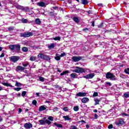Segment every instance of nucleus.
I'll list each match as a JSON object with an SVG mask.
<instances>
[{
    "instance_id": "1",
    "label": "nucleus",
    "mask_w": 129,
    "mask_h": 129,
    "mask_svg": "<svg viewBox=\"0 0 129 129\" xmlns=\"http://www.w3.org/2000/svg\"><path fill=\"white\" fill-rule=\"evenodd\" d=\"M9 48L11 51H16V52H20L21 50V45L19 44H11L9 45Z\"/></svg>"
},
{
    "instance_id": "2",
    "label": "nucleus",
    "mask_w": 129,
    "mask_h": 129,
    "mask_svg": "<svg viewBox=\"0 0 129 129\" xmlns=\"http://www.w3.org/2000/svg\"><path fill=\"white\" fill-rule=\"evenodd\" d=\"M106 78H107V79H110L113 81H115V80H116L115 76L110 72H108L106 74Z\"/></svg>"
},
{
    "instance_id": "3",
    "label": "nucleus",
    "mask_w": 129,
    "mask_h": 129,
    "mask_svg": "<svg viewBox=\"0 0 129 129\" xmlns=\"http://www.w3.org/2000/svg\"><path fill=\"white\" fill-rule=\"evenodd\" d=\"M38 58H39V59H43V60H46L47 61L51 60V58H50L49 55H45L43 53H39L38 55Z\"/></svg>"
},
{
    "instance_id": "4",
    "label": "nucleus",
    "mask_w": 129,
    "mask_h": 129,
    "mask_svg": "<svg viewBox=\"0 0 129 129\" xmlns=\"http://www.w3.org/2000/svg\"><path fill=\"white\" fill-rule=\"evenodd\" d=\"M73 72L75 73H85V69L80 68L79 67H76V69L74 70Z\"/></svg>"
},
{
    "instance_id": "5",
    "label": "nucleus",
    "mask_w": 129,
    "mask_h": 129,
    "mask_svg": "<svg viewBox=\"0 0 129 129\" xmlns=\"http://www.w3.org/2000/svg\"><path fill=\"white\" fill-rule=\"evenodd\" d=\"M9 59L10 61L13 62V63H16V62H18V60L20 59V57L14 55L10 57Z\"/></svg>"
},
{
    "instance_id": "6",
    "label": "nucleus",
    "mask_w": 129,
    "mask_h": 129,
    "mask_svg": "<svg viewBox=\"0 0 129 129\" xmlns=\"http://www.w3.org/2000/svg\"><path fill=\"white\" fill-rule=\"evenodd\" d=\"M21 37H23V38H29V37H31V36H33L32 32H24L23 33H21Z\"/></svg>"
},
{
    "instance_id": "7",
    "label": "nucleus",
    "mask_w": 129,
    "mask_h": 129,
    "mask_svg": "<svg viewBox=\"0 0 129 129\" xmlns=\"http://www.w3.org/2000/svg\"><path fill=\"white\" fill-rule=\"evenodd\" d=\"M39 122L40 124L45 125V124H51V122L48 119H41L39 120Z\"/></svg>"
},
{
    "instance_id": "8",
    "label": "nucleus",
    "mask_w": 129,
    "mask_h": 129,
    "mask_svg": "<svg viewBox=\"0 0 129 129\" xmlns=\"http://www.w3.org/2000/svg\"><path fill=\"white\" fill-rule=\"evenodd\" d=\"M95 76V74L94 73H91L89 74L86 76H83V78H85L86 79H92L93 77Z\"/></svg>"
},
{
    "instance_id": "9",
    "label": "nucleus",
    "mask_w": 129,
    "mask_h": 129,
    "mask_svg": "<svg viewBox=\"0 0 129 129\" xmlns=\"http://www.w3.org/2000/svg\"><path fill=\"white\" fill-rule=\"evenodd\" d=\"M16 8L18 10H21L23 12H27V11H29V8L28 7H24L20 5H17L16 6Z\"/></svg>"
},
{
    "instance_id": "10",
    "label": "nucleus",
    "mask_w": 129,
    "mask_h": 129,
    "mask_svg": "<svg viewBox=\"0 0 129 129\" xmlns=\"http://www.w3.org/2000/svg\"><path fill=\"white\" fill-rule=\"evenodd\" d=\"M24 127L26 129H30L33 127V124L31 123H26L24 124Z\"/></svg>"
},
{
    "instance_id": "11",
    "label": "nucleus",
    "mask_w": 129,
    "mask_h": 129,
    "mask_svg": "<svg viewBox=\"0 0 129 129\" xmlns=\"http://www.w3.org/2000/svg\"><path fill=\"white\" fill-rule=\"evenodd\" d=\"M72 59V60H73V61L74 62H78V61H80V60H81V59H82V57H81V56H73Z\"/></svg>"
},
{
    "instance_id": "12",
    "label": "nucleus",
    "mask_w": 129,
    "mask_h": 129,
    "mask_svg": "<svg viewBox=\"0 0 129 129\" xmlns=\"http://www.w3.org/2000/svg\"><path fill=\"white\" fill-rule=\"evenodd\" d=\"M76 96H78V97H83L84 96H86V93L79 92L76 94Z\"/></svg>"
},
{
    "instance_id": "13",
    "label": "nucleus",
    "mask_w": 129,
    "mask_h": 129,
    "mask_svg": "<svg viewBox=\"0 0 129 129\" xmlns=\"http://www.w3.org/2000/svg\"><path fill=\"white\" fill-rule=\"evenodd\" d=\"M118 122H119L116 123V125H119V124H124V121H123V119L121 118L118 119Z\"/></svg>"
},
{
    "instance_id": "14",
    "label": "nucleus",
    "mask_w": 129,
    "mask_h": 129,
    "mask_svg": "<svg viewBox=\"0 0 129 129\" xmlns=\"http://www.w3.org/2000/svg\"><path fill=\"white\" fill-rule=\"evenodd\" d=\"M16 70L17 72H19L20 71H23V70H25V68L21 67L20 66H18L16 68Z\"/></svg>"
},
{
    "instance_id": "15",
    "label": "nucleus",
    "mask_w": 129,
    "mask_h": 129,
    "mask_svg": "<svg viewBox=\"0 0 129 129\" xmlns=\"http://www.w3.org/2000/svg\"><path fill=\"white\" fill-rule=\"evenodd\" d=\"M2 84L4 86H7V87H11V88L15 87V86H13V85H12L11 84V83H5V82H3Z\"/></svg>"
},
{
    "instance_id": "16",
    "label": "nucleus",
    "mask_w": 129,
    "mask_h": 129,
    "mask_svg": "<svg viewBox=\"0 0 129 129\" xmlns=\"http://www.w3.org/2000/svg\"><path fill=\"white\" fill-rule=\"evenodd\" d=\"M46 108H47L46 105H42L39 107L38 110L39 111H43V110H45Z\"/></svg>"
},
{
    "instance_id": "17",
    "label": "nucleus",
    "mask_w": 129,
    "mask_h": 129,
    "mask_svg": "<svg viewBox=\"0 0 129 129\" xmlns=\"http://www.w3.org/2000/svg\"><path fill=\"white\" fill-rule=\"evenodd\" d=\"M81 101L83 102V103H86L89 101V99L87 97H84L83 99H82Z\"/></svg>"
},
{
    "instance_id": "18",
    "label": "nucleus",
    "mask_w": 129,
    "mask_h": 129,
    "mask_svg": "<svg viewBox=\"0 0 129 129\" xmlns=\"http://www.w3.org/2000/svg\"><path fill=\"white\" fill-rule=\"evenodd\" d=\"M62 117L65 121L66 120H71V118H70L69 115L63 116Z\"/></svg>"
},
{
    "instance_id": "19",
    "label": "nucleus",
    "mask_w": 129,
    "mask_h": 129,
    "mask_svg": "<svg viewBox=\"0 0 129 129\" xmlns=\"http://www.w3.org/2000/svg\"><path fill=\"white\" fill-rule=\"evenodd\" d=\"M37 5L39 6V7H45L46 6V4L44 2H39V3H37Z\"/></svg>"
},
{
    "instance_id": "20",
    "label": "nucleus",
    "mask_w": 129,
    "mask_h": 129,
    "mask_svg": "<svg viewBox=\"0 0 129 129\" xmlns=\"http://www.w3.org/2000/svg\"><path fill=\"white\" fill-rule=\"evenodd\" d=\"M53 124L58 128H62V127H63V125L61 124L54 123Z\"/></svg>"
},
{
    "instance_id": "21",
    "label": "nucleus",
    "mask_w": 129,
    "mask_h": 129,
    "mask_svg": "<svg viewBox=\"0 0 129 129\" xmlns=\"http://www.w3.org/2000/svg\"><path fill=\"white\" fill-rule=\"evenodd\" d=\"M35 22L36 25H41L42 22L40 20V19L37 18L35 20Z\"/></svg>"
},
{
    "instance_id": "22",
    "label": "nucleus",
    "mask_w": 129,
    "mask_h": 129,
    "mask_svg": "<svg viewBox=\"0 0 129 129\" xmlns=\"http://www.w3.org/2000/svg\"><path fill=\"white\" fill-rule=\"evenodd\" d=\"M101 100L100 99L95 98V105H97V104H99V102H100Z\"/></svg>"
},
{
    "instance_id": "23",
    "label": "nucleus",
    "mask_w": 129,
    "mask_h": 129,
    "mask_svg": "<svg viewBox=\"0 0 129 129\" xmlns=\"http://www.w3.org/2000/svg\"><path fill=\"white\" fill-rule=\"evenodd\" d=\"M55 60H56V61H59L61 59V58L60 57V56H59V54L58 53L55 54V56L54 57Z\"/></svg>"
},
{
    "instance_id": "24",
    "label": "nucleus",
    "mask_w": 129,
    "mask_h": 129,
    "mask_svg": "<svg viewBox=\"0 0 129 129\" xmlns=\"http://www.w3.org/2000/svg\"><path fill=\"white\" fill-rule=\"evenodd\" d=\"M69 73H70L69 71H63L62 73H60V76H63V75H66V74H68Z\"/></svg>"
},
{
    "instance_id": "25",
    "label": "nucleus",
    "mask_w": 129,
    "mask_h": 129,
    "mask_svg": "<svg viewBox=\"0 0 129 129\" xmlns=\"http://www.w3.org/2000/svg\"><path fill=\"white\" fill-rule=\"evenodd\" d=\"M71 78H76L77 77V74L76 73H72L70 75Z\"/></svg>"
},
{
    "instance_id": "26",
    "label": "nucleus",
    "mask_w": 129,
    "mask_h": 129,
    "mask_svg": "<svg viewBox=\"0 0 129 129\" xmlns=\"http://www.w3.org/2000/svg\"><path fill=\"white\" fill-rule=\"evenodd\" d=\"M21 21L22 22V23H23V24H27V23H28V20H27L26 19H24V18H22L21 20Z\"/></svg>"
},
{
    "instance_id": "27",
    "label": "nucleus",
    "mask_w": 129,
    "mask_h": 129,
    "mask_svg": "<svg viewBox=\"0 0 129 129\" xmlns=\"http://www.w3.org/2000/svg\"><path fill=\"white\" fill-rule=\"evenodd\" d=\"M29 64V62L28 61L24 62L22 63V66L23 67H28V66Z\"/></svg>"
},
{
    "instance_id": "28",
    "label": "nucleus",
    "mask_w": 129,
    "mask_h": 129,
    "mask_svg": "<svg viewBox=\"0 0 129 129\" xmlns=\"http://www.w3.org/2000/svg\"><path fill=\"white\" fill-rule=\"evenodd\" d=\"M22 50L23 52H28V51H29V49L27 48V47H23L22 48Z\"/></svg>"
},
{
    "instance_id": "29",
    "label": "nucleus",
    "mask_w": 129,
    "mask_h": 129,
    "mask_svg": "<svg viewBox=\"0 0 129 129\" xmlns=\"http://www.w3.org/2000/svg\"><path fill=\"white\" fill-rule=\"evenodd\" d=\"M15 86L17 87H21V86H22V84L21 83L16 82Z\"/></svg>"
},
{
    "instance_id": "30",
    "label": "nucleus",
    "mask_w": 129,
    "mask_h": 129,
    "mask_svg": "<svg viewBox=\"0 0 129 129\" xmlns=\"http://www.w3.org/2000/svg\"><path fill=\"white\" fill-rule=\"evenodd\" d=\"M54 47H55V44L52 43L48 46V48H49V49H53V48H54Z\"/></svg>"
},
{
    "instance_id": "31",
    "label": "nucleus",
    "mask_w": 129,
    "mask_h": 129,
    "mask_svg": "<svg viewBox=\"0 0 129 129\" xmlns=\"http://www.w3.org/2000/svg\"><path fill=\"white\" fill-rule=\"evenodd\" d=\"M82 4L83 5H87L88 4V1L87 0H82Z\"/></svg>"
},
{
    "instance_id": "32",
    "label": "nucleus",
    "mask_w": 129,
    "mask_h": 129,
    "mask_svg": "<svg viewBox=\"0 0 129 129\" xmlns=\"http://www.w3.org/2000/svg\"><path fill=\"white\" fill-rule=\"evenodd\" d=\"M74 111H78V110H79V106H76L74 107Z\"/></svg>"
},
{
    "instance_id": "33",
    "label": "nucleus",
    "mask_w": 129,
    "mask_h": 129,
    "mask_svg": "<svg viewBox=\"0 0 129 129\" xmlns=\"http://www.w3.org/2000/svg\"><path fill=\"white\" fill-rule=\"evenodd\" d=\"M53 40H54V41H60L61 40V38L59 36L53 38Z\"/></svg>"
},
{
    "instance_id": "34",
    "label": "nucleus",
    "mask_w": 129,
    "mask_h": 129,
    "mask_svg": "<svg viewBox=\"0 0 129 129\" xmlns=\"http://www.w3.org/2000/svg\"><path fill=\"white\" fill-rule=\"evenodd\" d=\"M73 20L76 23H79V19L77 17H74Z\"/></svg>"
},
{
    "instance_id": "35",
    "label": "nucleus",
    "mask_w": 129,
    "mask_h": 129,
    "mask_svg": "<svg viewBox=\"0 0 129 129\" xmlns=\"http://www.w3.org/2000/svg\"><path fill=\"white\" fill-rule=\"evenodd\" d=\"M39 80L40 81H41V82H44L45 81V78L42 77H39Z\"/></svg>"
},
{
    "instance_id": "36",
    "label": "nucleus",
    "mask_w": 129,
    "mask_h": 129,
    "mask_svg": "<svg viewBox=\"0 0 129 129\" xmlns=\"http://www.w3.org/2000/svg\"><path fill=\"white\" fill-rule=\"evenodd\" d=\"M124 71L126 74H128L129 75V68L125 69Z\"/></svg>"
},
{
    "instance_id": "37",
    "label": "nucleus",
    "mask_w": 129,
    "mask_h": 129,
    "mask_svg": "<svg viewBox=\"0 0 129 129\" xmlns=\"http://www.w3.org/2000/svg\"><path fill=\"white\" fill-rule=\"evenodd\" d=\"M124 97H125V98H128L129 97V93H125L124 94Z\"/></svg>"
},
{
    "instance_id": "38",
    "label": "nucleus",
    "mask_w": 129,
    "mask_h": 129,
    "mask_svg": "<svg viewBox=\"0 0 129 129\" xmlns=\"http://www.w3.org/2000/svg\"><path fill=\"white\" fill-rule=\"evenodd\" d=\"M48 120H51V121H53L54 120V118L52 116H49L48 117Z\"/></svg>"
},
{
    "instance_id": "39",
    "label": "nucleus",
    "mask_w": 129,
    "mask_h": 129,
    "mask_svg": "<svg viewBox=\"0 0 129 129\" xmlns=\"http://www.w3.org/2000/svg\"><path fill=\"white\" fill-rule=\"evenodd\" d=\"M30 61H35L36 60V57L35 56H31L30 58Z\"/></svg>"
},
{
    "instance_id": "40",
    "label": "nucleus",
    "mask_w": 129,
    "mask_h": 129,
    "mask_svg": "<svg viewBox=\"0 0 129 129\" xmlns=\"http://www.w3.org/2000/svg\"><path fill=\"white\" fill-rule=\"evenodd\" d=\"M93 97H96V96H98V93L94 92L93 95Z\"/></svg>"
},
{
    "instance_id": "41",
    "label": "nucleus",
    "mask_w": 129,
    "mask_h": 129,
    "mask_svg": "<svg viewBox=\"0 0 129 129\" xmlns=\"http://www.w3.org/2000/svg\"><path fill=\"white\" fill-rule=\"evenodd\" d=\"M26 94H27V92L26 91H23L22 93V96L24 97L26 95Z\"/></svg>"
},
{
    "instance_id": "42",
    "label": "nucleus",
    "mask_w": 129,
    "mask_h": 129,
    "mask_svg": "<svg viewBox=\"0 0 129 129\" xmlns=\"http://www.w3.org/2000/svg\"><path fill=\"white\" fill-rule=\"evenodd\" d=\"M121 115H122V116L124 117V116H128V115L125 113H122L121 114Z\"/></svg>"
},
{
    "instance_id": "43",
    "label": "nucleus",
    "mask_w": 129,
    "mask_h": 129,
    "mask_svg": "<svg viewBox=\"0 0 129 129\" xmlns=\"http://www.w3.org/2000/svg\"><path fill=\"white\" fill-rule=\"evenodd\" d=\"M15 29L14 27H10L8 28L9 31H14V29Z\"/></svg>"
},
{
    "instance_id": "44",
    "label": "nucleus",
    "mask_w": 129,
    "mask_h": 129,
    "mask_svg": "<svg viewBox=\"0 0 129 129\" xmlns=\"http://www.w3.org/2000/svg\"><path fill=\"white\" fill-rule=\"evenodd\" d=\"M22 89V88H14V90H16V91H20Z\"/></svg>"
},
{
    "instance_id": "45",
    "label": "nucleus",
    "mask_w": 129,
    "mask_h": 129,
    "mask_svg": "<svg viewBox=\"0 0 129 129\" xmlns=\"http://www.w3.org/2000/svg\"><path fill=\"white\" fill-rule=\"evenodd\" d=\"M63 110L64 111H69V109H68V107H64L63 108Z\"/></svg>"
},
{
    "instance_id": "46",
    "label": "nucleus",
    "mask_w": 129,
    "mask_h": 129,
    "mask_svg": "<svg viewBox=\"0 0 129 129\" xmlns=\"http://www.w3.org/2000/svg\"><path fill=\"white\" fill-rule=\"evenodd\" d=\"M32 104L33 105H36L37 104V101L35 100H34L33 101H32Z\"/></svg>"
},
{
    "instance_id": "47",
    "label": "nucleus",
    "mask_w": 129,
    "mask_h": 129,
    "mask_svg": "<svg viewBox=\"0 0 129 129\" xmlns=\"http://www.w3.org/2000/svg\"><path fill=\"white\" fill-rule=\"evenodd\" d=\"M113 125L111 124L108 126V128L109 129L113 128Z\"/></svg>"
},
{
    "instance_id": "48",
    "label": "nucleus",
    "mask_w": 129,
    "mask_h": 129,
    "mask_svg": "<svg viewBox=\"0 0 129 129\" xmlns=\"http://www.w3.org/2000/svg\"><path fill=\"white\" fill-rule=\"evenodd\" d=\"M66 55V53L63 52L62 53H61V54L59 55V57H64Z\"/></svg>"
},
{
    "instance_id": "49",
    "label": "nucleus",
    "mask_w": 129,
    "mask_h": 129,
    "mask_svg": "<svg viewBox=\"0 0 129 129\" xmlns=\"http://www.w3.org/2000/svg\"><path fill=\"white\" fill-rule=\"evenodd\" d=\"M98 6L99 7V9H101V8H102L103 7V5L102 4H98Z\"/></svg>"
},
{
    "instance_id": "50",
    "label": "nucleus",
    "mask_w": 129,
    "mask_h": 129,
    "mask_svg": "<svg viewBox=\"0 0 129 129\" xmlns=\"http://www.w3.org/2000/svg\"><path fill=\"white\" fill-rule=\"evenodd\" d=\"M59 109V108H58L57 107H54L53 109V111H58V110Z\"/></svg>"
},
{
    "instance_id": "51",
    "label": "nucleus",
    "mask_w": 129,
    "mask_h": 129,
    "mask_svg": "<svg viewBox=\"0 0 129 129\" xmlns=\"http://www.w3.org/2000/svg\"><path fill=\"white\" fill-rule=\"evenodd\" d=\"M71 129H77V127L75 125H73L71 126Z\"/></svg>"
},
{
    "instance_id": "52",
    "label": "nucleus",
    "mask_w": 129,
    "mask_h": 129,
    "mask_svg": "<svg viewBox=\"0 0 129 129\" xmlns=\"http://www.w3.org/2000/svg\"><path fill=\"white\" fill-rule=\"evenodd\" d=\"M95 116V119H97L98 118V115H97V114H95L94 115Z\"/></svg>"
},
{
    "instance_id": "53",
    "label": "nucleus",
    "mask_w": 129,
    "mask_h": 129,
    "mask_svg": "<svg viewBox=\"0 0 129 129\" xmlns=\"http://www.w3.org/2000/svg\"><path fill=\"white\" fill-rule=\"evenodd\" d=\"M106 85H109V86H111V83L110 82H106Z\"/></svg>"
},
{
    "instance_id": "54",
    "label": "nucleus",
    "mask_w": 129,
    "mask_h": 129,
    "mask_svg": "<svg viewBox=\"0 0 129 129\" xmlns=\"http://www.w3.org/2000/svg\"><path fill=\"white\" fill-rule=\"evenodd\" d=\"M22 112V109L21 108H19L18 109V113H21Z\"/></svg>"
},
{
    "instance_id": "55",
    "label": "nucleus",
    "mask_w": 129,
    "mask_h": 129,
    "mask_svg": "<svg viewBox=\"0 0 129 129\" xmlns=\"http://www.w3.org/2000/svg\"><path fill=\"white\" fill-rule=\"evenodd\" d=\"M102 26H103V23H101L100 25L98 26V28H102Z\"/></svg>"
},
{
    "instance_id": "56",
    "label": "nucleus",
    "mask_w": 129,
    "mask_h": 129,
    "mask_svg": "<svg viewBox=\"0 0 129 129\" xmlns=\"http://www.w3.org/2000/svg\"><path fill=\"white\" fill-rule=\"evenodd\" d=\"M3 57H5V54L2 53V54L0 55V58H3Z\"/></svg>"
},
{
    "instance_id": "57",
    "label": "nucleus",
    "mask_w": 129,
    "mask_h": 129,
    "mask_svg": "<svg viewBox=\"0 0 129 129\" xmlns=\"http://www.w3.org/2000/svg\"><path fill=\"white\" fill-rule=\"evenodd\" d=\"M52 9H53L54 10H57L58 7H52Z\"/></svg>"
},
{
    "instance_id": "58",
    "label": "nucleus",
    "mask_w": 129,
    "mask_h": 129,
    "mask_svg": "<svg viewBox=\"0 0 129 129\" xmlns=\"http://www.w3.org/2000/svg\"><path fill=\"white\" fill-rule=\"evenodd\" d=\"M87 13H88V14L89 15H90V14H91V11L89 10V11H87Z\"/></svg>"
},
{
    "instance_id": "59",
    "label": "nucleus",
    "mask_w": 129,
    "mask_h": 129,
    "mask_svg": "<svg viewBox=\"0 0 129 129\" xmlns=\"http://www.w3.org/2000/svg\"><path fill=\"white\" fill-rule=\"evenodd\" d=\"M94 23H95V22L94 21H92V27H94Z\"/></svg>"
},
{
    "instance_id": "60",
    "label": "nucleus",
    "mask_w": 129,
    "mask_h": 129,
    "mask_svg": "<svg viewBox=\"0 0 129 129\" xmlns=\"http://www.w3.org/2000/svg\"><path fill=\"white\" fill-rule=\"evenodd\" d=\"M36 96L38 97L40 96V94L39 93H36Z\"/></svg>"
},
{
    "instance_id": "61",
    "label": "nucleus",
    "mask_w": 129,
    "mask_h": 129,
    "mask_svg": "<svg viewBox=\"0 0 129 129\" xmlns=\"http://www.w3.org/2000/svg\"><path fill=\"white\" fill-rule=\"evenodd\" d=\"M86 127L87 128H89V127H90L89 125L87 124V125H86Z\"/></svg>"
},
{
    "instance_id": "62",
    "label": "nucleus",
    "mask_w": 129,
    "mask_h": 129,
    "mask_svg": "<svg viewBox=\"0 0 129 129\" xmlns=\"http://www.w3.org/2000/svg\"><path fill=\"white\" fill-rule=\"evenodd\" d=\"M100 80H101L100 79L97 78L96 81H97H97H100Z\"/></svg>"
},
{
    "instance_id": "63",
    "label": "nucleus",
    "mask_w": 129,
    "mask_h": 129,
    "mask_svg": "<svg viewBox=\"0 0 129 129\" xmlns=\"http://www.w3.org/2000/svg\"><path fill=\"white\" fill-rule=\"evenodd\" d=\"M94 112H97V109H95L94 110Z\"/></svg>"
},
{
    "instance_id": "64",
    "label": "nucleus",
    "mask_w": 129,
    "mask_h": 129,
    "mask_svg": "<svg viewBox=\"0 0 129 129\" xmlns=\"http://www.w3.org/2000/svg\"><path fill=\"white\" fill-rule=\"evenodd\" d=\"M57 72H61V71L59 69H57Z\"/></svg>"
}]
</instances>
